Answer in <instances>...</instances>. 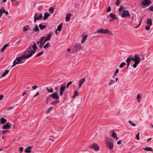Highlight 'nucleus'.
<instances>
[{"mask_svg":"<svg viewBox=\"0 0 153 153\" xmlns=\"http://www.w3.org/2000/svg\"><path fill=\"white\" fill-rule=\"evenodd\" d=\"M105 141L107 147L110 149H113L114 143L111 139L106 137H105Z\"/></svg>","mask_w":153,"mask_h":153,"instance_id":"f257e3e1","label":"nucleus"},{"mask_svg":"<svg viewBox=\"0 0 153 153\" xmlns=\"http://www.w3.org/2000/svg\"><path fill=\"white\" fill-rule=\"evenodd\" d=\"M97 33H102L104 34H108V35L112 34V32L107 29L100 28L97 31Z\"/></svg>","mask_w":153,"mask_h":153,"instance_id":"f03ea898","label":"nucleus"},{"mask_svg":"<svg viewBox=\"0 0 153 153\" xmlns=\"http://www.w3.org/2000/svg\"><path fill=\"white\" fill-rule=\"evenodd\" d=\"M31 48H33V50H32L31 49V48H30V54H29V55L28 56L29 57H30L31 56H32V55L33 54L35 53L36 52V51L37 48V47L36 46V44L35 42L34 43L33 45L32 46H31Z\"/></svg>","mask_w":153,"mask_h":153,"instance_id":"7ed1b4c3","label":"nucleus"},{"mask_svg":"<svg viewBox=\"0 0 153 153\" xmlns=\"http://www.w3.org/2000/svg\"><path fill=\"white\" fill-rule=\"evenodd\" d=\"M25 56L23 55L20 56H17L16 60L17 61V63L19 64L23 63L24 61H23L22 59H25Z\"/></svg>","mask_w":153,"mask_h":153,"instance_id":"20e7f679","label":"nucleus"},{"mask_svg":"<svg viewBox=\"0 0 153 153\" xmlns=\"http://www.w3.org/2000/svg\"><path fill=\"white\" fill-rule=\"evenodd\" d=\"M30 48H31V45H30L29 47L24 52V54L23 55L25 56V59H28L30 57H29L28 56L30 53Z\"/></svg>","mask_w":153,"mask_h":153,"instance_id":"39448f33","label":"nucleus"},{"mask_svg":"<svg viewBox=\"0 0 153 153\" xmlns=\"http://www.w3.org/2000/svg\"><path fill=\"white\" fill-rule=\"evenodd\" d=\"M131 60L134 61L135 62L139 63L140 62V58L139 57L138 54H135L134 55V57L131 58Z\"/></svg>","mask_w":153,"mask_h":153,"instance_id":"423d86ee","label":"nucleus"},{"mask_svg":"<svg viewBox=\"0 0 153 153\" xmlns=\"http://www.w3.org/2000/svg\"><path fill=\"white\" fill-rule=\"evenodd\" d=\"M130 15V13L128 10H124L122 13L121 17L123 18H124L126 17L129 16Z\"/></svg>","mask_w":153,"mask_h":153,"instance_id":"0eeeda50","label":"nucleus"},{"mask_svg":"<svg viewBox=\"0 0 153 153\" xmlns=\"http://www.w3.org/2000/svg\"><path fill=\"white\" fill-rule=\"evenodd\" d=\"M82 48L81 45L79 44L76 43L74 46V49L76 52H77L78 51L81 49Z\"/></svg>","mask_w":153,"mask_h":153,"instance_id":"6e6552de","label":"nucleus"},{"mask_svg":"<svg viewBox=\"0 0 153 153\" xmlns=\"http://www.w3.org/2000/svg\"><path fill=\"white\" fill-rule=\"evenodd\" d=\"M50 96L53 98L55 100H58L59 98V97L58 95V92H55L51 94Z\"/></svg>","mask_w":153,"mask_h":153,"instance_id":"1a4fd4ad","label":"nucleus"},{"mask_svg":"<svg viewBox=\"0 0 153 153\" xmlns=\"http://www.w3.org/2000/svg\"><path fill=\"white\" fill-rule=\"evenodd\" d=\"M38 15V13H37L35 14L34 16V22H36V20L40 19H42V13L40 14L38 17H37Z\"/></svg>","mask_w":153,"mask_h":153,"instance_id":"9d476101","label":"nucleus"},{"mask_svg":"<svg viewBox=\"0 0 153 153\" xmlns=\"http://www.w3.org/2000/svg\"><path fill=\"white\" fill-rule=\"evenodd\" d=\"M91 149H94L95 151H97L99 150V148L97 144L94 143L92 146H90Z\"/></svg>","mask_w":153,"mask_h":153,"instance_id":"9b49d317","label":"nucleus"},{"mask_svg":"<svg viewBox=\"0 0 153 153\" xmlns=\"http://www.w3.org/2000/svg\"><path fill=\"white\" fill-rule=\"evenodd\" d=\"M65 85H61V87L59 89L60 91V96H61L62 95L64 91H65Z\"/></svg>","mask_w":153,"mask_h":153,"instance_id":"f8f14e48","label":"nucleus"},{"mask_svg":"<svg viewBox=\"0 0 153 153\" xmlns=\"http://www.w3.org/2000/svg\"><path fill=\"white\" fill-rule=\"evenodd\" d=\"M152 3L150 0H144L142 2V4L143 6L149 5Z\"/></svg>","mask_w":153,"mask_h":153,"instance_id":"ddd939ff","label":"nucleus"},{"mask_svg":"<svg viewBox=\"0 0 153 153\" xmlns=\"http://www.w3.org/2000/svg\"><path fill=\"white\" fill-rule=\"evenodd\" d=\"M10 127V125L9 123H7L5 124L4 125L3 127L2 128L3 129H9Z\"/></svg>","mask_w":153,"mask_h":153,"instance_id":"4468645a","label":"nucleus"},{"mask_svg":"<svg viewBox=\"0 0 153 153\" xmlns=\"http://www.w3.org/2000/svg\"><path fill=\"white\" fill-rule=\"evenodd\" d=\"M32 148V147L31 146H27L24 152L26 153H30L31 152L30 149Z\"/></svg>","mask_w":153,"mask_h":153,"instance_id":"2eb2a0df","label":"nucleus"},{"mask_svg":"<svg viewBox=\"0 0 153 153\" xmlns=\"http://www.w3.org/2000/svg\"><path fill=\"white\" fill-rule=\"evenodd\" d=\"M146 23L149 25V26H151L152 25V19L148 18L146 21Z\"/></svg>","mask_w":153,"mask_h":153,"instance_id":"dca6fc26","label":"nucleus"},{"mask_svg":"<svg viewBox=\"0 0 153 153\" xmlns=\"http://www.w3.org/2000/svg\"><path fill=\"white\" fill-rule=\"evenodd\" d=\"M109 16L110 17L114 19H117V18L116 17V15L114 13H111L109 14Z\"/></svg>","mask_w":153,"mask_h":153,"instance_id":"f3484780","label":"nucleus"},{"mask_svg":"<svg viewBox=\"0 0 153 153\" xmlns=\"http://www.w3.org/2000/svg\"><path fill=\"white\" fill-rule=\"evenodd\" d=\"M71 13H69L66 14V22H68V21H69L71 19H70V17L71 16Z\"/></svg>","mask_w":153,"mask_h":153,"instance_id":"a211bd4d","label":"nucleus"},{"mask_svg":"<svg viewBox=\"0 0 153 153\" xmlns=\"http://www.w3.org/2000/svg\"><path fill=\"white\" fill-rule=\"evenodd\" d=\"M52 35V33L51 32L49 33V34L47 35V38L45 39L47 41L50 40Z\"/></svg>","mask_w":153,"mask_h":153,"instance_id":"6ab92c4d","label":"nucleus"},{"mask_svg":"<svg viewBox=\"0 0 153 153\" xmlns=\"http://www.w3.org/2000/svg\"><path fill=\"white\" fill-rule=\"evenodd\" d=\"M144 150L148 152L153 151L152 148L151 147H146L144 149Z\"/></svg>","mask_w":153,"mask_h":153,"instance_id":"aec40b11","label":"nucleus"},{"mask_svg":"<svg viewBox=\"0 0 153 153\" xmlns=\"http://www.w3.org/2000/svg\"><path fill=\"white\" fill-rule=\"evenodd\" d=\"M50 14L48 13H44V16L43 17V19L44 20L46 19L48 17L50 16Z\"/></svg>","mask_w":153,"mask_h":153,"instance_id":"412c9836","label":"nucleus"},{"mask_svg":"<svg viewBox=\"0 0 153 153\" xmlns=\"http://www.w3.org/2000/svg\"><path fill=\"white\" fill-rule=\"evenodd\" d=\"M1 123V124H4L7 122V120L3 117H1L0 120Z\"/></svg>","mask_w":153,"mask_h":153,"instance_id":"4be33fe9","label":"nucleus"},{"mask_svg":"<svg viewBox=\"0 0 153 153\" xmlns=\"http://www.w3.org/2000/svg\"><path fill=\"white\" fill-rule=\"evenodd\" d=\"M62 27V23L60 24L58 26L56 30L60 31Z\"/></svg>","mask_w":153,"mask_h":153,"instance_id":"5701e85b","label":"nucleus"},{"mask_svg":"<svg viewBox=\"0 0 153 153\" xmlns=\"http://www.w3.org/2000/svg\"><path fill=\"white\" fill-rule=\"evenodd\" d=\"M39 27L41 30H43L47 26L46 25H42L41 24H40L39 25Z\"/></svg>","mask_w":153,"mask_h":153,"instance_id":"b1692460","label":"nucleus"},{"mask_svg":"<svg viewBox=\"0 0 153 153\" xmlns=\"http://www.w3.org/2000/svg\"><path fill=\"white\" fill-rule=\"evenodd\" d=\"M87 37V35H85L82 40L81 42L82 43H84L86 40Z\"/></svg>","mask_w":153,"mask_h":153,"instance_id":"393cba45","label":"nucleus"},{"mask_svg":"<svg viewBox=\"0 0 153 153\" xmlns=\"http://www.w3.org/2000/svg\"><path fill=\"white\" fill-rule=\"evenodd\" d=\"M131 56H129L128 58L126 59V61L127 64H130L131 60Z\"/></svg>","mask_w":153,"mask_h":153,"instance_id":"a878e982","label":"nucleus"},{"mask_svg":"<svg viewBox=\"0 0 153 153\" xmlns=\"http://www.w3.org/2000/svg\"><path fill=\"white\" fill-rule=\"evenodd\" d=\"M59 100H54V101H52L51 102V104L52 105L56 104L58 103L59 102Z\"/></svg>","mask_w":153,"mask_h":153,"instance_id":"bb28decb","label":"nucleus"},{"mask_svg":"<svg viewBox=\"0 0 153 153\" xmlns=\"http://www.w3.org/2000/svg\"><path fill=\"white\" fill-rule=\"evenodd\" d=\"M29 27L28 25H26L23 27V31L25 32L27 31Z\"/></svg>","mask_w":153,"mask_h":153,"instance_id":"cd10ccee","label":"nucleus"},{"mask_svg":"<svg viewBox=\"0 0 153 153\" xmlns=\"http://www.w3.org/2000/svg\"><path fill=\"white\" fill-rule=\"evenodd\" d=\"M33 30L34 32L39 31V29L37 25L35 26V27L33 29Z\"/></svg>","mask_w":153,"mask_h":153,"instance_id":"c85d7f7f","label":"nucleus"},{"mask_svg":"<svg viewBox=\"0 0 153 153\" xmlns=\"http://www.w3.org/2000/svg\"><path fill=\"white\" fill-rule=\"evenodd\" d=\"M41 38H43L42 39V44L43 45H44V44H45V42H46L47 41V40H46L45 39L44 40V39L45 38V36H42V37H41Z\"/></svg>","mask_w":153,"mask_h":153,"instance_id":"c756f323","label":"nucleus"},{"mask_svg":"<svg viewBox=\"0 0 153 153\" xmlns=\"http://www.w3.org/2000/svg\"><path fill=\"white\" fill-rule=\"evenodd\" d=\"M46 90L48 93H52L53 91V88H51V89H49L48 88H46Z\"/></svg>","mask_w":153,"mask_h":153,"instance_id":"7c9ffc66","label":"nucleus"},{"mask_svg":"<svg viewBox=\"0 0 153 153\" xmlns=\"http://www.w3.org/2000/svg\"><path fill=\"white\" fill-rule=\"evenodd\" d=\"M78 95V92L77 91H74V95L72 96V98H74L76 96Z\"/></svg>","mask_w":153,"mask_h":153,"instance_id":"2f4dec72","label":"nucleus"},{"mask_svg":"<svg viewBox=\"0 0 153 153\" xmlns=\"http://www.w3.org/2000/svg\"><path fill=\"white\" fill-rule=\"evenodd\" d=\"M9 72V71L8 70H7L5 71L3 74L2 75H1V77H3L5 76Z\"/></svg>","mask_w":153,"mask_h":153,"instance_id":"473e14b6","label":"nucleus"},{"mask_svg":"<svg viewBox=\"0 0 153 153\" xmlns=\"http://www.w3.org/2000/svg\"><path fill=\"white\" fill-rule=\"evenodd\" d=\"M8 45L9 44H7L4 45V46L3 47V48H1V51L2 52L3 51V50H4L6 48V47H7L8 46Z\"/></svg>","mask_w":153,"mask_h":153,"instance_id":"72a5a7b5","label":"nucleus"},{"mask_svg":"<svg viewBox=\"0 0 153 153\" xmlns=\"http://www.w3.org/2000/svg\"><path fill=\"white\" fill-rule=\"evenodd\" d=\"M85 77L80 79L79 81V83L82 84L85 82Z\"/></svg>","mask_w":153,"mask_h":153,"instance_id":"f704fd0d","label":"nucleus"},{"mask_svg":"<svg viewBox=\"0 0 153 153\" xmlns=\"http://www.w3.org/2000/svg\"><path fill=\"white\" fill-rule=\"evenodd\" d=\"M126 65V63L125 62H122L121 63V64L119 66L120 67L122 68H123L124 66Z\"/></svg>","mask_w":153,"mask_h":153,"instance_id":"c9c22d12","label":"nucleus"},{"mask_svg":"<svg viewBox=\"0 0 153 153\" xmlns=\"http://www.w3.org/2000/svg\"><path fill=\"white\" fill-rule=\"evenodd\" d=\"M53 10L54 8H53L52 7H51L49 9V13L51 14L53 13Z\"/></svg>","mask_w":153,"mask_h":153,"instance_id":"e433bc0d","label":"nucleus"},{"mask_svg":"<svg viewBox=\"0 0 153 153\" xmlns=\"http://www.w3.org/2000/svg\"><path fill=\"white\" fill-rule=\"evenodd\" d=\"M43 53H44V51H42L41 52L39 53L37 55H36L35 56V57H36L37 56H41L42 54Z\"/></svg>","mask_w":153,"mask_h":153,"instance_id":"4c0bfd02","label":"nucleus"},{"mask_svg":"<svg viewBox=\"0 0 153 153\" xmlns=\"http://www.w3.org/2000/svg\"><path fill=\"white\" fill-rule=\"evenodd\" d=\"M2 13H6L7 15H8V13L7 11H6L3 7H2Z\"/></svg>","mask_w":153,"mask_h":153,"instance_id":"58836bf2","label":"nucleus"},{"mask_svg":"<svg viewBox=\"0 0 153 153\" xmlns=\"http://www.w3.org/2000/svg\"><path fill=\"white\" fill-rule=\"evenodd\" d=\"M19 64L18 63H17V62L16 61V60H15L13 62V64L12 65V67H13L14 66H15L17 64Z\"/></svg>","mask_w":153,"mask_h":153,"instance_id":"ea45409f","label":"nucleus"},{"mask_svg":"<svg viewBox=\"0 0 153 153\" xmlns=\"http://www.w3.org/2000/svg\"><path fill=\"white\" fill-rule=\"evenodd\" d=\"M43 38H40V41H37V42H36V44H37V45H38L39 44L40 45V44H41L42 42V39Z\"/></svg>","mask_w":153,"mask_h":153,"instance_id":"a19ab883","label":"nucleus"},{"mask_svg":"<svg viewBox=\"0 0 153 153\" xmlns=\"http://www.w3.org/2000/svg\"><path fill=\"white\" fill-rule=\"evenodd\" d=\"M128 122L132 126H136V124L135 123H132L131 121L129 120L128 121Z\"/></svg>","mask_w":153,"mask_h":153,"instance_id":"79ce46f5","label":"nucleus"},{"mask_svg":"<svg viewBox=\"0 0 153 153\" xmlns=\"http://www.w3.org/2000/svg\"><path fill=\"white\" fill-rule=\"evenodd\" d=\"M112 136L114 138L116 137H117V134L114 131H113Z\"/></svg>","mask_w":153,"mask_h":153,"instance_id":"37998d69","label":"nucleus"},{"mask_svg":"<svg viewBox=\"0 0 153 153\" xmlns=\"http://www.w3.org/2000/svg\"><path fill=\"white\" fill-rule=\"evenodd\" d=\"M53 109V107L52 106H51L49 108L48 110L46 111V113H49L50 110H51Z\"/></svg>","mask_w":153,"mask_h":153,"instance_id":"c03bdc74","label":"nucleus"},{"mask_svg":"<svg viewBox=\"0 0 153 153\" xmlns=\"http://www.w3.org/2000/svg\"><path fill=\"white\" fill-rule=\"evenodd\" d=\"M115 82V81H114L112 79H111L110 81V82H109V85H111L114 82Z\"/></svg>","mask_w":153,"mask_h":153,"instance_id":"a18cd8bd","label":"nucleus"},{"mask_svg":"<svg viewBox=\"0 0 153 153\" xmlns=\"http://www.w3.org/2000/svg\"><path fill=\"white\" fill-rule=\"evenodd\" d=\"M72 81H70L69 82H68L67 83V85H66V88H68L69 87V86L72 84Z\"/></svg>","mask_w":153,"mask_h":153,"instance_id":"49530a36","label":"nucleus"},{"mask_svg":"<svg viewBox=\"0 0 153 153\" xmlns=\"http://www.w3.org/2000/svg\"><path fill=\"white\" fill-rule=\"evenodd\" d=\"M139 63H137L136 62H135L134 64L132 66L134 67V68H136L137 65Z\"/></svg>","mask_w":153,"mask_h":153,"instance_id":"de8ad7c7","label":"nucleus"},{"mask_svg":"<svg viewBox=\"0 0 153 153\" xmlns=\"http://www.w3.org/2000/svg\"><path fill=\"white\" fill-rule=\"evenodd\" d=\"M139 133L138 132L137 133V134L136 135V139L138 140H139Z\"/></svg>","mask_w":153,"mask_h":153,"instance_id":"09e8293b","label":"nucleus"},{"mask_svg":"<svg viewBox=\"0 0 153 153\" xmlns=\"http://www.w3.org/2000/svg\"><path fill=\"white\" fill-rule=\"evenodd\" d=\"M47 47V48H49L50 47V42L47 43L45 45Z\"/></svg>","mask_w":153,"mask_h":153,"instance_id":"8fccbe9b","label":"nucleus"},{"mask_svg":"<svg viewBox=\"0 0 153 153\" xmlns=\"http://www.w3.org/2000/svg\"><path fill=\"white\" fill-rule=\"evenodd\" d=\"M120 3V1L117 0L116 3V5L117 6H118L119 5V4Z\"/></svg>","mask_w":153,"mask_h":153,"instance_id":"3c124183","label":"nucleus"},{"mask_svg":"<svg viewBox=\"0 0 153 153\" xmlns=\"http://www.w3.org/2000/svg\"><path fill=\"white\" fill-rule=\"evenodd\" d=\"M23 147H20L19 149V150L20 151V153H21L23 152Z\"/></svg>","mask_w":153,"mask_h":153,"instance_id":"603ef678","label":"nucleus"},{"mask_svg":"<svg viewBox=\"0 0 153 153\" xmlns=\"http://www.w3.org/2000/svg\"><path fill=\"white\" fill-rule=\"evenodd\" d=\"M8 130H3L2 132V134H4L5 133L7 132L8 131Z\"/></svg>","mask_w":153,"mask_h":153,"instance_id":"864d4df0","label":"nucleus"},{"mask_svg":"<svg viewBox=\"0 0 153 153\" xmlns=\"http://www.w3.org/2000/svg\"><path fill=\"white\" fill-rule=\"evenodd\" d=\"M148 9L150 11L153 12V6H151L149 7Z\"/></svg>","mask_w":153,"mask_h":153,"instance_id":"5fc2aeb1","label":"nucleus"},{"mask_svg":"<svg viewBox=\"0 0 153 153\" xmlns=\"http://www.w3.org/2000/svg\"><path fill=\"white\" fill-rule=\"evenodd\" d=\"M150 26H146V30H149L150 29Z\"/></svg>","mask_w":153,"mask_h":153,"instance_id":"6e6d98bb","label":"nucleus"},{"mask_svg":"<svg viewBox=\"0 0 153 153\" xmlns=\"http://www.w3.org/2000/svg\"><path fill=\"white\" fill-rule=\"evenodd\" d=\"M111 10V7L110 6L108 7V9L107 10V11L108 12H110Z\"/></svg>","mask_w":153,"mask_h":153,"instance_id":"4d7b16f0","label":"nucleus"},{"mask_svg":"<svg viewBox=\"0 0 153 153\" xmlns=\"http://www.w3.org/2000/svg\"><path fill=\"white\" fill-rule=\"evenodd\" d=\"M142 19H141L139 21V25L138 26H137L136 28L139 27L140 26V25H141V22H142Z\"/></svg>","mask_w":153,"mask_h":153,"instance_id":"13d9d810","label":"nucleus"},{"mask_svg":"<svg viewBox=\"0 0 153 153\" xmlns=\"http://www.w3.org/2000/svg\"><path fill=\"white\" fill-rule=\"evenodd\" d=\"M32 87L33 89L34 90L36 89L37 88L38 86L36 85H35L32 86Z\"/></svg>","mask_w":153,"mask_h":153,"instance_id":"bf43d9fd","label":"nucleus"},{"mask_svg":"<svg viewBox=\"0 0 153 153\" xmlns=\"http://www.w3.org/2000/svg\"><path fill=\"white\" fill-rule=\"evenodd\" d=\"M122 141L121 140H120L118 141L117 142V144L118 145H119L120 144H121L122 143Z\"/></svg>","mask_w":153,"mask_h":153,"instance_id":"052dcab7","label":"nucleus"},{"mask_svg":"<svg viewBox=\"0 0 153 153\" xmlns=\"http://www.w3.org/2000/svg\"><path fill=\"white\" fill-rule=\"evenodd\" d=\"M4 97V96L2 95H0V100H2V98Z\"/></svg>","mask_w":153,"mask_h":153,"instance_id":"680f3d73","label":"nucleus"},{"mask_svg":"<svg viewBox=\"0 0 153 153\" xmlns=\"http://www.w3.org/2000/svg\"><path fill=\"white\" fill-rule=\"evenodd\" d=\"M13 108H14L13 106L10 107H9V108H8L7 110L8 111H9V110H11V109H13Z\"/></svg>","mask_w":153,"mask_h":153,"instance_id":"e2e57ef3","label":"nucleus"},{"mask_svg":"<svg viewBox=\"0 0 153 153\" xmlns=\"http://www.w3.org/2000/svg\"><path fill=\"white\" fill-rule=\"evenodd\" d=\"M59 88L58 87H56L55 88V90L57 91V92L59 91Z\"/></svg>","mask_w":153,"mask_h":153,"instance_id":"0e129e2a","label":"nucleus"},{"mask_svg":"<svg viewBox=\"0 0 153 153\" xmlns=\"http://www.w3.org/2000/svg\"><path fill=\"white\" fill-rule=\"evenodd\" d=\"M39 94V92H37L36 93V94L35 95L33 96V97H36V96H37Z\"/></svg>","mask_w":153,"mask_h":153,"instance_id":"69168bd1","label":"nucleus"},{"mask_svg":"<svg viewBox=\"0 0 153 153\" xmlns=\"http://www.w3.org/2000/svg\"><path fill=\"white\" fill-rule=\"evenodd\" d=\"M140 95L139 94H137V99H139L140 98Z\"/></svg>","mask_w":153,"mask_h":153,"instance_id":"338daca9","label":"nucleus"},{"mask_svg":"<svg viewBox=\"0 0 153 153\" xmlns=\"http://www.w3.org/2000/svg\"><path fill=\"white\" fill-rule=\"evenodd\" d=\"M43 45L41 43V44H40V45L38 46L39 47V48L40 49H41L42 48V46H43Z\"/></svg>","mask_w":153,"mask_h":153,"instance_id":"774afa93","label":"nucleus"}]
</instances>
